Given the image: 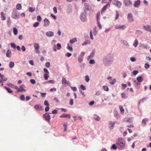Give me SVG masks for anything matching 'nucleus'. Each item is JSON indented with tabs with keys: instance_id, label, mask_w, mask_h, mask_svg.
Segmentation results:
<instances>
[{
	"instance_id": "f257e3e1",
	"label": "nucleus",
	"mask_w": 151,
	"mask_h": 151,
	"mask_svg": "<svg viewBox=\"0 0 151 151\" xmlns=\"http://www.w3.org/2000/svg\"><path fill=\"white\" fill-rule=\"evenodd\" d=\"M116 145L119 149L122 150L125 148V141L122 138H119L117 140Z\"/></svg>"
},
{
	"instance_id": "f03ea898",
	"label": "nucleus",
	"mask_w": 151,
	"mask_h": 151,
	"mask_svg": "<svg viewBox=\"0 0 151 151\" xmlns=\"http://www.w3.org/2000/svg\"><path fill=\"white\" fill-rule=\"evenodd\" d=\"M11 17L12 18L16 19L18 18L19 15L17 14V11L16 10H14L13 11L12 13Z\"/></svg>"
},
{
	"instance_id": "7ed1b4c3",
	"label": "nucleus",
	"mask_w": 151,
	"mask_h": 151,
	"mask_svg": "<svg viewBox=\"0 0 151 151\" xmlns=\"http://www.w3.org/2000/svg\"><path fill=\"white\" fill-rule=\"evenodd\" d=\"M115 122H114L112 121H109L108 123V126L109 129L111 130L113 129Z\"/></svg>"
},
{
	"instance_id": "20e7f679",
	"label": "nucleus",
	"mask_w": 151,
	"mask_h": 151,
	"mask_svg": "<svg viewBox=\"0 0 151 151\" xmlns=\"http://www.w3.org/2000/svg\"><path fill=\"white\" fill-rule=\"evenodd\" d=\"M35 52L37 53H39L40 52L39 49L40 47L39 45L37 43H35L34 44Z\"/></svg>"
},
{
	"instance_id": "39448f33",
	"label": "nucleus",
	"mask_w": 151,
	"mask_h": 151,
	"mask_svg": "<svg viewBox=\"0 0 151 151\" xmlns=\"http://www.w3.org/2000/svg\"><path fill=\"white\" fill-rule=\"evenodd\" d=\"M110 6V3L109 2H107L106 4V5L105 6H104L102 9L101 11V14H102L106 10L107 8V7H109Z\"/></svg>"
},
{
	"instance_id": "423d86ee",
	"label": "nucleus",
	"mask_w": 151,
	"mask_h": 151,
	"mask_svg": "<svg viewBox=\"0 0 151 151\" xmlns=\"http://www.w3.org/2000/svg\"><path fill=\"white\" fill-rule=\"evenodd\" d=\"M85 53L84 52H82L80 54L78 58V61L79 63H81L83 59V57Z\"/></svg>"
},
{
	"instance_id": "0eeeda50",
	"label": "nucleus",
	"mask_w": 151,
	"mask_h": 151,
	"mask_svg": "<svg viewBox=\"0 0 151 151\" xmlns=\"http://www.w3.org/2000/svg\"><path fill=\"white\" fill-rule=\"evenodd\" d=\"M144 29L146 31L151 32V26L147 25L143 26Z\"/></svg>"
},
{
	"instance_id": "6e6552de",
	"label": "nucleus",
	"mask_w": 151,
	"mask_h": 151,
	"mask_svg": "<svg viewBox=\"0 0 151 151\" xmlns=\"http://www.w3.org/2000/svg\"><path fill=\"white\" fill-rule=\"evenodd\" d=\"M113 4L118 7H120L121 5V3L118 1L114 0L113 1Z\"/></svg>"
},
{
	"instance_id": "1a4fd4ad",
	"label": "nucleus",
	"mask_w": 151,
	"mask_h": 151,
	"mask_svg": "<svg viewBox=\"0 0 151 151\" xmlns=\"http://www.w3.org/2000/svg\"><path fill=\"white\" fill-rule=\"evenodd\" d=\"M34 107L35 109L37 111H42L43 110L41 106L38 104H36L34 106Z\"/></svg>"
},
{
	"instance_id": "9d476101",
	"label": "nucleus",
	"mask_w": 151,
	"mask_h": 151,
	"mask_svg": "<svg viewBox=\"0 0 151 151\" xmlns=\"http://www.w3.org/2000/svg\"><path fill=\"white\" fill-rule=\"evenodd\" d=\"M43 116L45 118V119L49 121L50 119V116L48 113H45L43 115Z\"/></svg>"
},
{
	"instance_id": "9b49d317",
	"label": "nucleus",
	"mask_w": 151,
	"mask_h": 151,
	"mask_svg": "<svg viewBox=\"0 0 151 151\" xmlns=\"http://www.w3.org/2000/svg\"><path fill=\"white\" fill-rule=\"evenodd\" d=\"M124 3L125 5L127 6H130L132 5V3L129 0H125Z\"/></svg>"
},
{
	"instance_id": "f8f14e48",
	"label": "nucleus",
	"mask_w": 151,
	"mask_h": 151,
	"mask_svg": "<svg viewBox=\"0 0 151 151\" xmlns=\"http://www.w3.org/2000/svg\"><path fill=\"white\" fill-rule=\"evenodd\" d=\"M141 2L139 0H137L134 2V5L135 7H138L140 5Z\"/></svg>"
},
{
	"instance_id": "ddd939ff",
	"label": "nucleus",
	"mask_w": 151,
	"mask_h": 151,
	"mask_svg": "<svg viewBox=\"0 0 151 151\" xmlns=\"http://www.w3.org/2000/svg\"><path fill=\"white\" fill-rule=\"evenodd\" d=\"M128 20L130 22L133 21V19L132 17V14H128Z\"/></svg>"
},
{
	"instance_id": "4468645a",
	"label": "nucleus",
	"mask_w": 151,
	"mask_h": 151,
	"mask_svg": "<svg viewBox=\"0 0 151 151\" xmlns=\"http://www.w3.org/2000/svg\"><path fill=\"white\" fill-rule=\"evenodd\" d=\"M68 117L70 119L71 117L70 115L69 114H63L62 115L60 116V118H66Z\"/></svg>"
},
{
	"instance_id": "2eb2a0df",
	"label": "nucleus",
	"mask_w": 151,
	"mask_h": 151,
	"mask_svg": "<svg viewBox=\"0 0 151 151\" xmlns=\"http://www.w3.org/2000/svg\"><path fill=\"white\" fill-rule=\"evenodd\" d=\"M44 26H48L49 25L50 22L49 21L47 18H45L44 20Z\"/></svg>"
},
{
	"instance_id": "dca6fc26",
	"label": "nucleus",
	"mask_w": 151,
	"mask_h": 151,
	"mask_svg": "<svg viewBox=\"0 0 151 151\" xmlns=\"http://www.w3.org/2000/svg\"><path fill=\"white\" fill-rule=\"evenodd\" d=\"M126 26L124 25H118L116 26L115 27V28L116 29H124L126 28Z\"/></svg>"
},
{
	"instance_id": "f3484780",
	"label": "nucleus",
	"mask_w": 151,
	"mask_h": 151,
	"mask_svg": "<svg viewBox=\"0 0 151 151\" xmlns=\"http://www.w3.org/2000/svg\"><path fill=\"white\" fill-rule=\"evenodd\" d=\"M134 84L135 86L136 87V88H139L141 84L138 81H137L136 80L134 81Z\"/></svg>"
},
{
	"instance_id": "a211bd4d",
	"label": "nucleus",
	"mask_w": 151,
	"mask_h": 151,
	"mask_svg": "<svg viewBox=\"0 0 151 151\" xmlns=\"http://www.w3.org/2000/svg\"><path fill=\"white\" fill-rule=\"evenodd\" d=\"M46 35L48 37H52L53 36L54 33L52 32L49 31L46 33Z\"/></svg>"
},
{
	"instance_id": "6ab92c4d",
	"label": "nucleus",
	"mask_w": 151,
	"mask_h": 151,
	"mask_svg": "<svg viewBox=\"0 0 151 151\" xmlns=\"http://www.w3.org/2000/svg\"><path fill=\"white\" fill-rule=\"evenodd\" d=\"M62 83L63 84H69V82L67 81L65 78L63 77L62 78Z\"/></svg>"
},
{
	"instance_id": "aec40b11",
	"label": "nucleus",
	"mask_w": 151,
	"mask_h": 151,
	"mask_svg": "<svg viewBox=\"0 0 151 151\" xmlns=\"http://www.w3.org/2000/svg\"><path fill=\"white\" fill-rule=\"evenodd\" d=\"M1 18L3 20H5L6 19V18L5 16V14L3 12H1Z\"/></svg>"
},
{
	"instance_id": "412c9836",
	"label": "nucleus",
	"mask_w": 151,
	"mask_h": 151,
	"mask_svg": "<svg viewBox=\"0 0 151 151\" xmlns=\"http://www.w3.org/2000/svg\"><path fill=\"white\" fill-rule=\"evenodd\" d=\"M24 86H20V88H19V89H18L19 92L22 91H26V89L24 88Z\"/></svg>"
},
{
	"instance_id": "4be33fe9",
	"label": "nucleus",
	"mask_w": 151,
	"mask_h": 151,
	"mask_svg": "<svg viewBox=\"0 0 151 151\" xmlns=\"http://www.w3.org/2000/svg\"><path fill=\"white\" fill-rule=\"evenodd\" d=\"M137 81L141 83L143 81L142 77L141 76L138 77L137 78Z\"/></svg>"
},
{
	"instance_id": "5701e85b",
	"label": "nucleus",
	"mask_w": 151,
	"mask_h": 151,
	"mask_svg": "<svg viewBox=\"0 0 151 151\" xmlns=\"http://www.w3.org/2000/svg\"><path fill=\"white\" fill-rule=\"evenodd\" d=\"M93 118L97 121H99L100 119V118L97 115L95 114L93 115Z\"/></svg>"
},
{
	"instance_id": "b1692460",
	"label": "nucleus",
	"mask_w": 151,
	"mask_h": 151,
	"mask_svg": "<svg viewBox=\"0 0 151 151\" xmlns=\"http://www.w3.org/2000/svg\"><path fill=\"white\" fill-rule=\"evenodd\" d=\"M11 51L8 50L6 53V56L8 58H10L11 57Z\"/></svg>"
},
{
	"instance_id": "393cba45",
	"label": "nucleus",
	"mask_w": 151,
	"mask_h": 151,
	"mask_svg": "<svg viewBox=\"0 0 151 151\" xmlns=\"http://www.w3.org/2000/svg\"><path fill=\"white\" fill-rule=\"evenodd\" d=\"M0 78L3 81H6L7 80V78L5 77L3 75H2L0 73Z\"/></svg>"
},
{
	"instance_id": "a878e982",
	"label": "nucleus",
	"mask_w": 151,
	"mask_h": 151,
	"mask_svg": "<svg viewBox=\"0 0 151 151\" xmlns=\"http://www.w3.org/2000/svg\"><path fill=\"white\" fill-rule=\"evenodd\" d=\"M4 88L9 93H12V91L11 90V89L9 88V87H8L6 86H4Z\"/></svg>"
},
{
	"instance_id": "bb28decb",
	"label": "nucleus",
	"mask_w": 151,
	"mask_h": 151,
	"mask_svg": "<svg viewBox=\"0 0 151 151\" xmlns=\"http://www.w3.org/2000/svg\"><path fill=\"white\" fill-rule=\"evenodd\" d=\"M16 8L17 9L20 10L22 9V6L20 4H18L16 5Z\"/></svg>"
},
{
	"instance_id": "cd10ccee",
	"label": "nucleus",
	"mask_w": 151,
	"mask_h": 151,
	"mask_svg": "<svg viewBox=\"0 0 151 151\" xmlns=\"http://www.w3.org/2000/svg\"><path fill=\"white\" fill-rule=\"evenodd\" d=\"M77 41V39L76 38H74L71 40L70 41V42L71 44H73L75 42H76Z\"/></svg>"
},
{
	"instance_id": "c85d7f7f",
	"label": "nucleus",
	"mask_w": 151,
	"mask_h": 151,
	"mask_svg": "<svg viewBox=\"0 0 151 151\" xmlns=\"http://www.w3.org/2000/svg\"><path fill=\"white\" fill-rule=\"evenodd\" d=\"M138 44V40L137 39H135L133 44V45L135 47H136L137 46Z\"/></svg>"
},
{
	"instance_id": "c756f323",
	"label": "nucleus",
	"mask_w": 151,
	"mask_h": 151,
	"mask_svg": "<svg viewBox=\"0 0 151 151\" xmlns=\"http://www.w3.org/2000/svg\"><path fill=\"white\" fill-rule=\"evenodd\" d=\"M101 14L99 12L97 13L96 15V19L97 20V21H99L100 20V17Z\"/></svg>"
},
{
	"instance_id": "7c9ffc66",
	"label": "nucleus",
	"mask_w": 151,
	"mask_h": 151,
	"mask_svg": "<svg viewBox=\"0 0 151 151\" xmlns=\"http://www.w3.org/2000/svg\"><path fill=\"white\" fill-rule=\"evenodd\" d=\"M13 33L15 35H17L18 33V30L15 27H14L13 29Z\"/></svg>"
},
{
	"instance_id": "2f4dec72",
	"label": "nucleus",
	"mask_w": 151,
	"mask_h": 151,
	"mask_svg": "<svg viewBox=\"0 0 151 151\" xmlns=\"http://www.w3.org/2000/svg\"><path fill=\"white\" fill-rule=\"evenodd\" d=\"M49 74H44V78L45 80H47L49 77Z\"/></svg>"
},
{
	"instance_id": "473e14b6",
	"label": "nucleus",
	"mask_w": 151,
	"mask_h": 151,
	"mask_svg": "<svg viewBox=\"0 0 151 151\" xmlns=\"http://www.w3.org/2000/svg\"><path fill=\"white\" fill-rule=\"evenodd\" d=\"M95 54V51H93L90 54L89 56H88L89 58H92L94 55Z\"/></svg>"
},
{
	"instance_id": "72a5a7b5",
	"label": "nucleus",
	"mask_w": 151,
	"mask_h": 151,
	"mask_svg": "<svg viewBox=\"0 0 151 151\" xmlns=\"http://www.w3.org/2000/svg\"><path fill=\"white\" fill-rule=\"evenodd\" d=\"M121 96L122 98L123 99H126L127 98V96L125 93H122Z\"/></svg>"
},
{
	"instance_id": "f704fd0d",
	"label": "nucleus",
	"mask_w": 151,
	"mask_h": 151,
	"mask_svg": "<svg viewBox=\"0 0 151 151\" xmlns=\"http://www.w3.org/2000/svg\"><path fill=\"white\" fill-rule=\"evenodd\" d=\"M148 119L147 118H145L142 120V123L144 124V125L146 124V122L148 121Z\"/></svg>"
},
{
	"instance_id": "c9c22d12",
	"label": "nucleus",
	"mask_w": 151,
	"mask_h": 151,
	"mask_svg": "<svg viewBox=\"0 0 151 151\" xmlns=\"http://www.w3.org/2000/svg\"><path fill=\"white\" fill-rule=\"evenodd\" d=\"M9 66L10 68H12L14 66V63L12 62H11L9 63Z\"/></svg>"
},
{
	"instance_id": "e433bc0d",
	"label": "nucleus",
	"mask_w": 151,
	"mask_h": 151,
	"mask_svg": "<svg viewBox=\"0 0 151 151\" xmlns=\"http://www.w3.org/2000/svg\"><path fill=\"white\" fill-rule=\"evenodd\" d=\"M119 107L121 112L123 113L124 112V110L123 107L121 105H119Z\"/></svg>"
},
{
	"instance_id": "4c0bfd02",
	"label": "nucleus",
	"mask_w": 151,
	"mask_h": 151,
	"mask_svg": "<svg viewBox=\"0 0 151 151\" xmlns=\"http://www.w3.org/2000/svg\"><path fill=\"white\" fill-rule=\"evenodd\" d=\"M61 48V44L60 43H58L57 45V49L58 50H60Z\"/></svg>"
},
{
	"instance_id": "58836bf2",
	"label": "nucleus",
	"mask_w": 151,
	"mask_h": 151,
	"mask_svg": "<svg viewBox=\"0 0 151 151\" xmlns=\"http://www.w3.org/2000/svg\"><path fill=\"white\" fill-rule=\"evenodd\" d=\"M89 81V78L88 76H85V81L86 82H88Z\"/></svg>"
},
{
	"instance_id": "ea45409f",
	"label": "nucleus",
	"mask_w": 151,
	"mask_h": 151,
	"mask_svg": "<svg viewBox=\"0 0 151 151\" xmlns=\"http://www.w3.org/2000/svg\"><path fill=\"white\" fill-rule=\"evenodd\" d=\"M37 21L39 22H40L41 21L42 18L40 16L38 15L37 17Z\"/></svg>"
},
{
	"instance_id": "a19ab883",
	"label": "nucleus",
	"mask_w": 151,
	"mask_h": 151,
	"mask_svg": "<svg viewBox=\"0 0 151 151\" xmlns=\"http://www.w3.org/2000/svg\"><path fill=\"white\" fill-rule=\"evenodd\" d=\"M35 10V8H33L32 7H30L29 8V11L30 12H33Z\"/></svg>"
},
{
	"instance_id": "79ce46f5",
	"label": "nucleus",
	"mask_w": 151,
	"mask_h": 151,
	"mask_svg": "<svg viewBox=\"0 0 151 151\" xmlns=\"http://www.w3.org/2000/svg\"><path fill=\"white\" fill-rule=\"evenodd\" d=\"M67 48L68 50H70L71 51H73V49L72 47H70L69 46V44H68V47Z\"/></svg>"
},
{
	"instance_id": "37998d69",
	"label": "nucleus",
	"mask_w": 151,
	"mask_h": 151,
	"mask_svg": "<svg viewBox=\"0 0 151 151\" xmlns=\"http://www.w3.org/2000/svg\"><path fill=\"white\" fill-rule=\"evenodd\" d=\"M103 88L105 91H107L109 90V88L107 86H103Z\"/></svg>"
},
{
	"instance_id": "c03bdc74",
	"label": "nucleus",
	"mask_w": 151,
	"mask_h": 151,
	"mask_svg": "<svg viewBox=\"0 0 151 151\" xmlns=\"http://www.w3.org/2000/svg\"><path fill=\"white\" fill-rule=\"evenodd\" d=\"M116 16L115 17V18L116 19L119 17V14L118 12L117 11H116Z\"/></svg>"
},
{
	"instance_id": "a18cd8bd",
	"label": "nucleus",
	"mask_w": 151,
	"mask_h": 151,
	"mask_svg": "<svg viewBox=\"0 0 151 151\" xmlns=\"http://www.w3.org/2000/svg\"><path fill=\"white\" fill-rule=\"evenodd\" d=\"M47 83L54 84L55 83V82L53 80H50L48 81L47 82Z\"/></svg>"
},
{
	"instance_id": "49530a36",
	"label": "nucleus",
	"mask_w": 151,
	"mask_h": 151,
	"mask_svg": "<svg viewBox=\"0 0 151 151\" xmlns=\"http://www.w3.org/2000/svg\"><path fill=\"white\" fill-rule=\"evenodd\" d=\"M30 82L32 84H35L36 82L35 80L34 79H31L30 80Z\"/></svg>"
},
{
	"instance_id": "de8ad7c7",
	"label": "nucleus",
	"mask_w": 151,
	"mask_h": 151,
	"mask_svg": "<svg viewBox=\"0 0 151 151\" xmlns=\"http://www.w3.org/2000/svg\"><path fill=\"white\" fill-rule=\"evenodd\" d=\"M144 67L145 68L147 69L149 68L150 65L149 64L147 63H145V65Z\"/></svg>"
},
{
	"instance_id": "09e8293b",
	"label": "nucleus",
	"mask_w": 151,
	"mask_h": 151,
	"mask_svg": "<svg viewBox=\"0 0 151 151\" xmlns=\"http://www.w3.org/2000/svg\"><path fill=\"white\" fill-rule=\"evenodd\" d=\"M45 66L47 68H49L50 66V64L49 62H47L45 63Z\"/></svg>"
},
{
	"instance_id": "8fccbe9b",
	"label": "nucleus",
	"mask_w": 151,
	"mask_h": 151,
	"mask_svg": "<svg viewBox=\"0 0 151 151\" xmlns=\"http://www.w3.org/2000/svg\"><path fill=\"white\" fill-rule=\"evenodd\" d=\"M97 21L98 25V26L99 27V29H100L102 28V26H101L99 21Z\"/></svg>"
},
{
	"instance_id": "3c124183",
	"label": "nucleus",
	"mask_w": 151,
	"mask_h": 151,
	"mask_svg": "<svg viewBox=\"0 0 151 151\" xmlns=\"http://www.w3.org/2000/svg\"><path fill=\"white\" fill-rule=\"evenodd\" d=\"M39 24V23L38 22H36L33 24V26L35 27H37Z\"/></svg>"
},
{
	"instance_id": "603ef678",
	"label": "nucleus",
	"mask_w": 151,
	"mask_h": 151,
	"mask_svg": "<svg viewBox=\"0 0 151 151\" xmlns=\"http://www.w3.org/2000/svg\"><path fill=\"white\" fill-rule=\"evenodd\" d=\"M44 104L46 106H49V104L48 101L45 100L44 102Z\"/></svg>"
},
{
	"instance_id": "864d4df0",
	"label": "nucleus",
	"mask_w": 151,
	"mask_h": 151,
	"mask_svg": "<svg viewBox=\"0 0 151 151\" xmlns=\"http://www.w3.org/2000/svg\"><path fill=\"white\" fill-rule=\"evenodd\" d=\"M53 11H54V13L55 14H56L57 13V8L55 6L54 7V8H53Z\"/></svg>"
},
{
	"instance_id": "5fc2aeb1",
	"label": "nucleus",
	"mask_w": 151,
	"mask_h": 151,
	"mask_svg": "<svg viewBox=\"0 0 151 151\" xmlns=\"http://www.w3.org/2000/svg\"><path fill=\"white\" fill-rule=\"evenodd\" d=\"M20 99L22 100L23 101L25 99L24 95H21L20 96Z\"/></svg>"
},
{
	"instance_id": "6e6d98bb",
	"label": "nucleus",
	"mask_w": 151,
	"mask_h": 151,
	"mask_svg": "<svg viewBox=\"0 0 151 151\" xmlns=\"http://www.w3.org/2000/svg\"><path fill=\"white\" fill-rule=\"evenodd\" d=\"M116 82V80L115 79H114L112 81H110V83L112 84H114Z\"/></svg>"
},
{
	"instance_id": "4d7b16f0",
	"label": "nucleus",
	"mask_w": 151,
	"mask_h": 151,
	"mask_svg": "<svg viewBox=\"0 0 151 151\" xmlns=\"http://www.w3.org/2000/svg\"><path fill=\"white\" fill-rule=\"evenodd\" d=\"M44 71L45 73V74H49V72L46 68H44Z\"/></svg>"
},
{
	"instance_id": "13d9d810",
	"label": "nucleus",
	"mask_w": 151,
	"mask_h": 151,
	"mask_svg": "<svg viewBox=\"0 0 151 151\" xmlns=\"http://www.w3.org/2000/svg\"><path fill=\"white\" fill-rule=\"evenodd\" d=\"M80 87L81 89L84 90L86 89L85 86H84L83 85H81Z\"/></svg>"
},
{
	"instance_id": "bf43d9fd",
	"label": "nucleus",
	"mask_w": 151,
	"mask_h": 151,
	"mask_svg": "<svg viewBox=\"0 0 151 151\" xmlns=\"http://www.w3.org/2000/svg\"><path fill=\"white\" fill-rule=\"evenodd\" d=\"M73 104V99H71L70 101V104L72 105Z\"/></svg>"
},
{
	"instance_id": "052dcab7",
	"label": "nucleus",
	"mask_w": 151,
	"mask_h": 151,
	"mask_svg": "<svg viewBox=\"0 0 151 151\" xmlns=\"http://www.w3.org/2000/svg\"><path fill=\"white\" fill-rule=\"evenodd\" d=\"M111 148L114 150H116L117 148V147L115 145L113 144L112 145Z\"/></svg>"
},
{
	"instance_id": "680f3d73",
	"label": "nucleus",
	"mask_w": 151,
	"mask_h": 151,
	"mask_svg": "<svg viewBox=\"0 0 151 151\" xmlns=\"http://www.w3.org/2000/svg\"><path fill=\"white\" fill-rule=\"evenodd\" d=\"M58 113V111L56 109L53 110L52 111V113L53 114H56Z\"/></svg>"
},
{
	"instance_id": "e2e57ef3",
	"label": "nucleus",
	"mask_w": 151,
	"mask_h": 151,
	"mask_svg": "<svg viewBox=\"0 0 151 151\" xmlns=\"http://www.w3.org/2000/svg\"><path fill=\"white\" fill-rule=\"evenodd\" d=\"M138 73V72L137 70H134L133 71V74L136 75Z\"/></svg>"
},
{
	"instance_id": "0e129e2a",
	"label": "nucleus",
	"mask_w": 151,
	"mask_h": 151,
	"mask_svg": "<svg viewBox=\"0 0 151 151\" xmlns=\"http://www.w3.org/2000/svg\"><path fill=\"white\" fill-rule=\"evenodd\" d=\"M95 62L93 60H91L89 61V63L91 64H94Z\"/></svg>"
},
{
	"instance_id": "69168bd1",
	"label": "nucleus",
	"mask_w": 151,
	"mask_h": 151,
	"mask_svg": "<svg viewBox=\"0 0 151 151\" xmlns=\"http://www.w3.org/2000/svg\"><path fill=\"white\" fill-rule=\"evenodd\" d=\"M65 56L68 57H70L71 55V54L70 53L68 52L65 54Z\"/></svg>"
},
{
	"instance_id": "338daca9",
	"label": "nucleus",
	"mask_w": 151,
	"mask_h": 151,
	"mask_svg": "<svg viewBox=\"0 0 151 151\" xmlns=\"http://www.w3.org/2000/svg\"><path fill=\"white\" fill-rule=\"evenodd\" d=\"M146 59L147 61H150L151 60V59L149 56H147L146 57Z\"/></svg>"
},
{
	"instance_id": "774afa93",
	"label": "nucleus",
	"mask_w": 151,
	"mask_h": 151,
	"mask_svg": "<svg viewBox=\"0 0 151 151\" xmlns=\"http://www.w3.org/2000/svg\"><path fill=\"white\" fill-rule=\"evenodd\" d=\"M50 109V108L49 107V106H47V107L45 109V111L46 112L48 111Z\"/></svg>"
}]
</instances>
